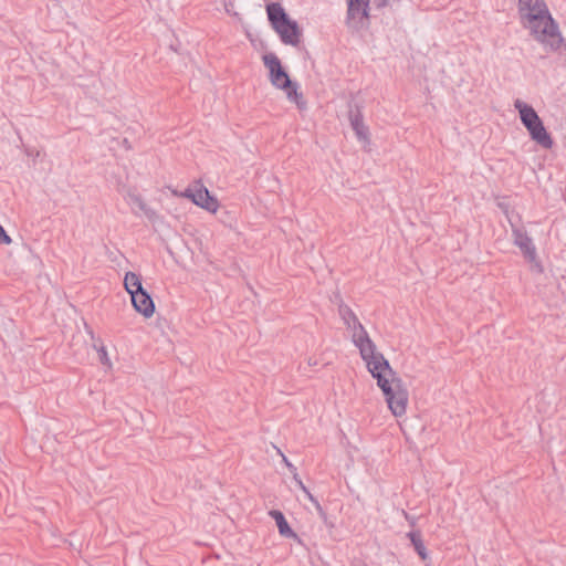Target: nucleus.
Wrapping results in <instances>:
<instances>
[{"label":"nucleus","mask_w":566,"mask_h":566,"mask_svg":"<svg viewBox=\"0 0 566 566\" xmlns=\"http://www.w3.org/2000/svg\"><path fill=\"white\" fill-rule=\"evenodd\" d=\"M97 353H98L99 361H101L103 365L111 366V361H109V358H108L107 350H106L105 346H103V345H102V346L97 349Z\"/></svg>","instance_id":"nucleus-19"},{"label":"nucleus","mask_w":566,"mask_h":566,"mask_svg":"<svg viewBox=\"0 0 566 566\" xmlns=\"http://www.w3.org/2000/svg\"><path fill=\"white\" fill-rule=\"evenodd\" d=\"M361 359L366 363L368 371L377 380L378 387L381 389L384 396L389 395L394 388V381L399 380L394 378L395 371L390 367L389 361L384 357L382 354L377 353L376 348L373 353L364 354Z\"/></svg>","instance_id":"nucleus-4"},{"label":"nucleus","mask_w":566,"mask_h":566,"mask_svg":"<svg viewBox=\"0 0 566 566\" xmlns=\"http://www.w3.org/2000/svg\"><path fill=\"white\" fill-rule=\"evenodd\" d=\"M269 515L275 521L281 536L300 541L297 534L290 527L284 514L281 511L271 510Z\"/></svg>","instance_id":"nucleus-14"},{"label":"nucleus","mask_w":566,"mask_h":566,"mask_svg":"<svg viewBox=\"0 0 566 566\" xmlns=\"http://www.w3.org/2000/svg\"><path fill=\"white\" fill-rule=\"evenodd\" d=\"M541 145L544 146L545 148H551L553 146V144H548V143L541 144Z\"/></svg>","instance_id":"nucleus-23"},{"label":"nucleus","mask_w":566,"mask_h":566,"mask_svg":"<svg viewBox=\"0 0 566 566\" xmlns=\"http://www.w3.org/2000/svg\"><path fill=\"white\" fill-rule=\"evenodd\" d=\"M124 199L132 207V211L135 216H145L149 221L157 219L158 216L156 211L151 209L139 195L129 190L124 195Z\"/></svg>","instance_id":"nucleus-12"},{"label":"nucleus","mask_w":566,"mask_h":566,"mask_svg":"<svg viewBox=\"0 0 566 566\" xmlns=\"http://www.w3.org/2000/svg\"><path fill=\"white\" fill-rule=\"evenodd\" d=\"M338 314L346 327L353 332L352 339L355 346L359 349L360 356H365L364 354L367 353L371 354L376 345L370 339L367 331L359 322L353 310L347 304L342 303L338 306Z\"/></svg>","instance_id":"nucleus-5"},{"label":"nucleus","mask_w":566,"mask_h":566,"mask_svg":"<svg viewBox=\"0 0 566 566\" xmlns=\"http://www.w3.org/2000/svg\"><path fill=\"white\" fill-rule=\"evenodd\" d=\"M385 399L395 417H401L406 413L409 395L401 380L394 381V388L389 395H385Z\"/></svg>","instance_id":"nucleus-7"},{"label":"nucleus","mask_w":566,"mask_h":566,"mask_svg":"<svg viewBox=\"0 0 566 566\" xmlns=\"http://www.w3.org/2000/svg\"><path fill=\"white\" fill-rule=\"evenodd\" d=\"M263 63L270 71V81L272 85L285 91L290 101L296 103L302 108L305 105L302 93L297 92V83L293 82L285 69L282 66L280 59L274 53L263 55Z\"/></svg>","instance_id":"nucleus-3"},{"label":"nucleus","mask_w":566,"mask_h":566,"mask_svg":"<svg viewBox=\"0 0 566 566\" xmlns=\"http://www.w3.org/2000/svg\"><path fill=\"white\" fill-rule=\"evenodd\" d=\"M124 286L130 296L145 290L142 284L140 275L135 272H127L125 274Z\"/></svg>","instance_id":"nucleus-15"},{"label":"nucleus","mask_w":566,"mask_h":566,"mask_svg":"<svg viewBox=\"0 0 566 566\" xmlns=\"http://www.w3.org/2000/svg\"><path fill=\"white\" fill-rule=\"evenodd\" d=\"M514 107L518 111L521 122L526 127L534 142H553L546 132L543 120L533 106L521 99H516Z\"/></svg>","instance_id":"nucleus-6"},{"label":"nucleus","mask_w":566,"mask_h":566,"mask_svg":"<svg viewBox=\"0 0 566 566\" xmlns=\"http://www.w3.org/2000/svg\"><path fill=\"white\" fill-rule=\"evenodd\" d=\"M294 480L296 482V484L298 485V488L304 492V494L313 502L315 503L317 506L319 505L317 500L314 499V496L312 495V493L310 492V490L304 485V483L302 482L301 479L297 478V473L294 474Z\"/></svg>","instance_id":"nucleus-18"},{"label":"nucleus","mask_w":566,"mask_h":566,"mask_svg":"<svg viewBox=\"0 0 566 566\" xmlns=\"http://www.w3.org/2000/svg\"><path fill=\"white\" fill-rule=\"evenodd\" d=\"M369 0H347V20L348 28L359 30L364 21L369 18Z\"/></svg>","instance_id":"nucleus-8"},{"label":"nucleus","mask_w":566,"mask_h":566,"mask_svg":"<svg viewBox=\"0 0 566 566\" xmlns=\"http://www.w3.org/2000/svg\"><path fill=\"white\" fill-rule=\"evenodd\" d=\"M226 11H227L228 13H231L232 8H229V6H228V4H226Z\"/></svg>","instance_id":"nucleus-24"},{"label":"nucleus","mask_w":566,"mask_h":566,"mask_svg":"<svg viewBox=\"0 0 566 566\" xmlns=\"http://www.w3.org/2000/svg\"><path fill=\"white\" fill-rule=\"evenodd\" d=\"M348 119L356 137L361 142H369V130L364 124L361 106L354 101L348 103Z\"/></svg>","instance_id":"nucleus-10"},{"label":"nucleus","mask_w":566,"mask_h":566,"mask_svg":"<svg viewBox=\"0 0 566 566\" xmlns=\"http://www.w3.org/2000/svg\"><path fill=\"white\" fill-rule=\"evenodd\" d=\"M509 222L512 228L514 244L521 250L527 261L534 262L537 258V253L532 238L527 234L523 227L516 226L511 219H509Z\"/></svg>","instance_id":"nucleus-9"},{"label":"nucleus","mask_w":566,"mask_h":566,"mask_svg":"<svg viewBox=\"0 0 566 566\" xmlns=\"http://www.w3.org/2000/svg\"><path fill=\"white\" fill-rule=\"evenodd\" d=\"M133 307L145 317H150L155 312V304L146 290L130 296Z\"/></svg>","instance_id":"nucleus-13"},{"label":"nucleus","mask_w":566,"mask_h":566,"mask_svg":"<svg viewBox=\"0 0 566 566\" xmlns=\"http://www.w3.org/2000/svg\"><path fill=\"white\" fill-rule=\"evenodd\" d=\"M402 515L406 518V521L409 523L410 526L415 527L417 524V517L413 515H410L408 512L402 510Z\"/></svg>","instance_id":"nucleus-21"},{"label":"nucleus","mask_w":566,"mask_h":566,"mask_svg":"<svg viewBox=\"0 0 566 566\" xmlns=\"http://www.w3.org/2000/svg\"><path fill=\"white\" fill-rule=\"evenodd\" d=\"M407 537L410 539L415 551L420 556V558L426 560L428 558V551L422 541L420 531H411L407 533Z\"/></svg>","instance_id":"nucleus-16"},{"label":"nucleus","mask_w":566,"mask_h":566,"mask_svg":"<svg viewBox=\"0 0 566 566\" xmlns=\"http://www.w3.org/2000/svg\"><path fill=\"white\" fill-rule=\"evenodd\" d=\"M518 9L534 38L551 51L560 48L564 39L544 0H518Z\"/></svg>","instance_id":"nucleus-1"},{"label":"nucleus","mask_w":566,"mask_h":566,"mask_svg":"<svg viewBox=\"0 0 566 566\" xmlns=\"http://www.w3.org/2000/svg\"><path fill=\"white\" fill-rule=\"evenodd\" d=\"M19 148L33 164L41 157V149L35 144H20Z\"/></svg>","instance_id":"nucleus-17"},{"label":"nucleus","mask_w":566,"mask_h":566,"mask_svg":"<svg viewBox=\"0 0 566 566\" xmlns=\"http://www.w3.org/2000/svg\"><path fill=\"white\" fill-rule=\"evenodd\" d=\"M283 460H284V462L286 463V465H287V468L290 469V471H291L293 474H295V473H296V468H295L291 462H289V461H287V459H286L285 457H283Z\"/></svg>","instance_id":"nucleus-22"},{"label":"nucleus","mask_w":566,"mask_h":566,"mask_svg":"<svg viewBox=\"0 0 566 566\" xmlns=\"http://www.w3.org/2000/svg\"><path fill=\"white\" fill-rule=\"evenodd\" d=\"M268 19L271 27L286 45L296 46L300 43L302 31L296 21L292 20L281 3L266 4Z\"/></svg>","instance_id":"nucleus-2"},{"label":"nucleus","mask_w":566,"mask_h":566,"mask_svg":"<svg viewBox=\"0 0 566 566\" xmlns=\"http://www.w3.org/2000/svg\"><path fill=\"white\" fill-rule=\"evenodd\" d=\"M11 238L8 235L3 227L0 224V244H10Z\"/></svg>","instance_id":"nucleus-20"},{"label":"nucleus","mask_w":566,"mask_h":566,"mask_svg":"<svg viewBox=\"0 0 566 566\" xmlns=\"http://www.w3.org/2000/svg\"><path fill=\"white\" fill-rule=\"evenodd\" d=\"M354 566H366V564H364V563H357V564H355Z\"/></svg>","instance_id":"nucleus-25"},{"label":"nucleus","mask_w":566,"mask_h":566,"mask_svg":"<svg viewBox=\"0 0 566 566\" xmlns=\"http://www.w3.org/2000/svg\"><path fill=\"white\" fill-rule=\"evenodd\" d=\"M185 197L190 198L191 201L198 207L206 209L209 212H216L219 208V202L217 198L210 195L209 190L200 186L198 189L188 188L185 193Z\"/></svg>","instance_id":"nucleus-11"}]
</instances>
